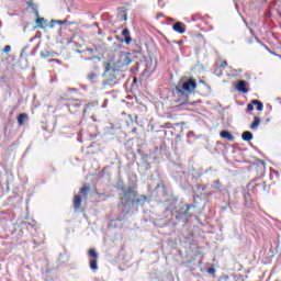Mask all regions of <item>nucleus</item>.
I'll return each mask as SVG.
<instances>
[{
	"instance_id": "nucleus-1",
	"label": "nucleus",
	"mask_w": 281,
	"mask_h": 281,
	"mask_svg": "<svg viewBox=\"0 0 281 281\" xmlns=\"http://www.w3.org/2000/svg\"><path fill=\"white\" fill-rule=\"evenodd\" d=\"M195 90L196 80L192 78L176 86L175 98L177 99L173 101L176 111H184V109H188L190 104V93H194Z\"/></svg>"
},
{
	"instance_id": "nucleus-2",
	"label": "nucleus",
	"mask_w": 281,
	"mask_h": 281,
	"mask_svg": "<svg viewBox=\"0 0 281 281\" xmlns=\"http://www.w3.org/2000/svg\"><path fill=\"white\" fill-rule=\"evenodd\" d=\"M121 190V203H124V205H128L130 203H133V200L137 196V190H135V187H128L126 184H123L120 187Z\"/></svg>"
},
{
	"instance_id": "nucleus-3",
	"label": "nucleus",
	"mask_w": 281,
	"mask_h": 281,
	"mask_svg": "<svg viewBox=\"0 0 281 281\" xmlns=\"http://www.w3.org/2000/svg\"><path fill=\"white\" fill-rule=\"evenodd\" d=\"M103 78V87H113L115 85L117 76L115 75V69L111 68V61L105 63Z\"/></svg>"
},
{
	"instance_id": "nucleus-4",
	"label": "nucleus",
	"mask_w": 281,
	"mask_h": 281,
	"mask_svg": "<svg viewBox=\"0 0 281 281\" xmlns=\"http://www.w3.org/2000/svg\"><path fill=\"white\" fill-rule=\"evenodd\" d=\"M196 207L194 204H182L175 212L176 221H188L190 216V210Z\"/></svg>"
},
{
	"instance_id": "nucleus-5",
	"label": "nucleus",
	"mask_w": 281,
	"mask_h": 281,
	"mask_svg": "<svg viewBox=\"0 0 281 281\" xmlns=\"http://www.w3.org/2000/svg\"><path fill=\"white\" fill-rule=\"evenodd\" d=\"M26 5L29 8H31L35 14L36 20H35V23H36V26L40 29V30H45V23H47L45 21V18H41L40 13H38V9L36 8V4L34 3V1L30 0L29 2H26Z\"/></svg>"
},
{
	"instance_id": "nucleus-6",
	"label": "nucleus",
	"mask_w": 281,
	"mask_h": 281,
	"mask_svg": "<svg viewBox=\"0 0 281 281\" xmlns=\"http://www.w3.org/2000/svg\"><path fill=\"white\" fill-rule=\"evenodd\" d=\"M88 256L90 259V269L92 271H98V252L95 251V248H92L88 251Z\"/></svg>"
},
{
	"instance_id": "nucleus-7",
	"label": "nucleus",
	"mask_w": 281,
	"mask_h": 281,
	"mask_svg": "<svg viewBox=\"0 0 281 281\" xmlns=\"http://www.w3.org/2000/svg\"><path fill=\"white\" fill-rule=\"evenodd\" d=\"M254 106H257V111H262V109H265V105L262 104V102L258 101V100H252L248 105H247V111L251 112L254 111Z\"/></svg>"
},
{
	"instance_id": "nucleus-8",
	"label": "nucleus",
	"mask_w": 281,
	"mask_h": 281,
	"mask_svg": "<svg viewBox=\"0 0 281 281\" xmlns=\"http://www.w3.org/2000/svg\"><path fill=\"white\" fill-rule=\"evenodd\" d=\"M122 36H124V38L121 40V43H125V45H131V43H133V37H131V31L128 29L122 31Z\"/></svg>"
},
{
	"instance_id": "nucleus-9",
	"label": "nucleus",
	"mask_w": 281,
	"mask_h": 281,
	"mask_svg": "<svg viewBox=\"0 0 281 281\" xmlns=\"http://www.w3.org/2000/svg\"><path fill=\"white\" fill-rule=\"evenodd\" d=\"M236 89H237V91H239V93H248L249 89H247V81L239 80L236 83Z\"/></svg>"
},
{
	"instance_id": "nucleus-10",
	"label": "nucleus",
	"mask_w": 281,
	"mask_h": 281,
	"mask_svg": "<svg viewBox=\"0 0 281 281\" xmlns=\"http://www.w3.org/2000/svg\"><path fill=\"white\" fill-rule=\"evenodd\" d=\"M254 192H267V182L266 181H260L252 186Z\"/></svg>"
},
{
	"instance_id": "nucleus-11",
	"label": "nucleus",
	"mask_w": 281,
	"mask_h": 281,
	"mask_svg": "<svg viewBox=\"0 0 281 281\" xmlns=\"http://www.w3.org/2000/svg\"><path fill=\"white\" fill-rule=\"evenodd\" d=\"M146 201H148V195H139L138 198H134L132 205H144Z\"/></svg>"
},
{
	"instance_id": "nucleus-12",
	"label": "nucleus",
	"mask_w": 281,
	"mask_h": 281,
	"mask_svg": "<svg viewBox=\"0 0 281 281\" xmlns=\"http://www.w3.org/2000/svg\"><path fill=\"white\" fill-rule=\"evenodd\" d=\"M173 31L178 34H186V25L183 24V22H176L173 24Z\"/></svg>"
},
{
	"instance_id": "nucleus-13",
	"label": "nucleus",
	"mask_w": 281,
	"mask_h": 281,
	"mask_svg": "<svg viewBox=\"0 0 281 281\" xmlns=\"http://www.w3.org/2000/svg\"><path fill=\"white\" fill-rule=\"evenodd\" d=\"M80 205H82V196L75 195L72 199V206L75 210H80Z\"/></svg>"
},
{
	"instance_id": "nucleus-14",
	"label": "nucleus",
	"mask_w": 281,
	"mask_h": 281,
	"mask_svg": "<svg viewBox=\"0 0 281 281\" xmlns=\"http://www.w3.org/2000/svg\"><path fill=\"white\" fill-rule=\"evenodd\" d=\"M220 137H222V139H227L228 142H234V135L227 131H222Z\"/></svg>"
},
{
	"instance_id": "nucleus-15",
	"label": "nucleus",
	"mask_w": 281,
	"mask_h": 281,
	"mask_svg": "<svg viewBox=\"0 0 281 281\" xmlns=\"http://www.w3.org/2000/svg\"><path fill=\"white\" fill-rule=\"evenodd\" d=\"M29 120V116L26 113H21L20 115H18V124L19 126H24L25 125V121Z\"/></svg>"
},
{
	"instance_id": "nucleus-16",
	"label": "nucleus",
	"mask_w": 281,
	"mask_h": 281,
	"mask_svg": "<svg viewBox=\"0 0 281 281\" xmlns=\"http://www.w3.org/2000/svg\"><path fill=\"white\" fill-rule=\"evenodd\" d=\"M241 138L244 142H251V139H254V134L249 131H246L241 134Z\"/></svg>"
},
{
	"instance_id": "nucleus-17",
	"label": "nucleus",
	"mask_w": 281,
	"mask_h": 281,
	"mask_svg": "<svg viewBox=\"0 0 281 281\" xmlns=\"http://www.w3.org/2000/svg\"><path fill=\"white\" fill-rule=\"evenodd\" d=\"M52 23H59V25H76L77 24L76 21L69 22L67 20H63V21H60V20H58V21L52 20Z\"/></svg>"
},
{
	"instance_id": "nucleus-18",
	"label": "nucleus",
	"mask_w": 281,
	"mask_h": 281,
	"mask_svg": "<svg viewBox=\"0 0 281 281\" xmlns=\"http://www.w3.org/2000/svg\"><path fill=\"white\" fill-rule=\"evenodd\" d=\"M89 186L85 184L80 190L79 193L82 195L83 199H87V194L89 193Z\"/></svg>"
},
{
	"instance_id": "nucleus-19",
	"label": "nucleus",
	"mask_w": 281,
	"mask_h": 281,
	"mask_svg": "<svg viewBox=\"0 0 281 281\" xmlns=\"http://www.w3.org/2000/svg\"><path fill=\"white\" fill-rule=\"evenodd\" d=\"M258 126H260V117L255 116L254 122L250 124V128L251 131H255Z\"/></svg>"
},
{
	"instance_id": "nucleus-20",
	"label": "nucleus",
	"mask_w": 281,
	"mask_h": 281,
	"mask_svg": "<svg viewBox=\"0 0 281 281\" xmlns=\"http://www.w3.org/2000/svg\"><path fill=\"white\" fill-rule=\"evenodd\" d=\"M40 56L41 58H52V56H54V53L49 50H42Z\"/></svg>"
},
{
	"instance_id": "nucleus-21",
	"label": "nucleus",
	"mask_w": 281,
	"mask_h": 281,
	"mask_svg": "<svg viewBox=\"0 0 281 281\" xmlns=\"http://www.w3.org/2000/svg\"><path fill=\"white\" fill-rule=\"evenodd\" d=\"M68 109L70 111V113H74V111H76V109H80V105L78 103H72L68 105Z\"/></svg>"
},
{
	"instance_id": "nucleus-22",
	"label": "nucleus",
	"mask_w": 281,
	"mask_h": 281,
	"mask_svg": "<svg viewBox=\"0 0 281 281\" xmlns=\"http://www.w3.org/2000/svg\"><path fill=\"white\" fill-rule=\"evenodd\" d=\"M221 187H222L221 180H215V181L213 182V188H214V190H221Z\"/></svg>"
},
{
	"instance_id": "nucleus-23",
	"label": "nucleus",
	"mask_w": 281,
	"mask_h": 281,
	"mask_svg": "<svg viewBox=\"0 0 281 281\" xmlns=\"http://www.w3.org/2000/svg\"><path fill=\"white\" fill-rule=\"evenodd\" d=\"M88 80H95V78H98V74L95 72H90L87 76Z\"/></svg>"
},
{
	"instance_id": "nucleus-24",
	"label": "nucleus",
	"mask_w": 281,
	"mask_h": 281,
	"mask_svg": "<svg viewBox=\"0 0 281 281\" xmlns=\"http://www.w3.org/2000/svg\"><path fill=\"white\" fill-rule=\"evenodd\" d=\"M10 52H12V46L5 45V46L3 47V53H4V54H10Z\"/></svg>"
},
{
	"instance_id": "nucleus-25",
	"label": "nucleus",
	"mask_w": 281,
	"mask_h": 281,
	"mask_svg": "<svg viewBox=\"0 0 281 281\" xmlns=\"http://www.w3.org/2000/svg\"><path fill=\"white\" fill-rule=\"evenodd\" d=\"M26 50H27V47H24V48L22 49L21 55H20V58H25V57L27 56Z\"/></svg>"
},
{
	"instance_id": "nucleus-26",
	"label": "nucleus",
	"mask_w": 281,
	"mask_h": 281,
	"mask_svg": "<svg viewBox=\"0 0 281 281\" xmlns=\"http://www.w3.org/2000/svg\"><path fill=\"white\" fill-rule=\"evenodd\" d=\"M220 67H222V68L227 67V60L222 61L221 65H220Z\"/></svg>"
},
{
	"instance_id": "nucleus-27",
	"label": "nucleus",
	"mask_w": 281,
	"mask_h": 281,
	"mask_svg": "<svg viewBox=\"0 0 281 281\" xmlns=\"http://www.w3.org/2000/svg\"><path fill=\"white\" fill-rule=\"evenodd\" d=\"M216 271L214 268H209V273H214Z\"/></svg>"
},
{
	"instance_id": "nucleus-28",
	"label": "nucleus",
	"mask_w": 281,
	"mask_h": 281,
	"mask_svg": "<svg viewBox=\"0 0 281 281\" xmlns=\"http://www.w3.org/2000/svg\"><path fill=\"white\" fill-rule=\"evenodd\" d=\"M202 190H207V186H200Z\"/></svg>"
},
{
	"instance_id": "nucleus-29",
	"label": "nucleus",
	"mask_w": 281,
	"mask_h": 281,
	"mask_svg": "<svg viewBox=\"0 0 281 281\" xmlns=\"http://www.w3.org/2000/svg\"><path fill=\"white\" fill-rule=\"evenodd\" d=\"M191 135H194V132H189L188 137H191Z\"/></svg>"
},
{
	"instance_id": "nucleus-30",
	"label": "nucleus",
	"mask_w": 281,
	"mask_h": 281,
	"mask_svg": "<svg viewBox=\"0 0 281 281\" xmlns=\"http://www.w3.org/2000/svg\"><path fill=\"white\" fill-rule=\"evenodd\" d=\"M126 56L121 57V60H125Z\"/></svg>"
},
{
	"instance_id": "nucleus-31",
	"label": "nucleus",
	"mask_w": 281,
	"mask_h": 281,
	"mask_svg": "<svg viewBox=\"0 0 281 281\" xmlns=\"http://www.w3.org/2000/svg\"><path fill=\"white\" fill-rule=\"evenodd\" d=\"M55 59H49L48 63H54Z\"/></svg>"
},
{
	"instance_id": "nucleus-32",
	"label": "nucleus",
	"mask_w": 281,
	"mask_h": 281,
	"mask_svg": "<svg viewBox=\"0 0 281 281\" xmlns=\"http://www.w3.org/2000/svg\"><path fill=\"white\" fill-rule=\"evenodd\" d=\"M119 67H124V64H119Z\"/></svg>"
},
{
	"instance_id": "nucleus-33",
	"label": "nucleus",
	"mask_w": 281,
	"mask_h": 281,
	"mask_svg": "<svg viewBox=\"0 0 281 281\" xmlns=\"http://www.w3.org/2000/svg\"><path fill=\"white\" fill-rule=\"evenodd\" d=\"M135 121L137 122V116H135Z\"/></svg>"
}]
</instances>
